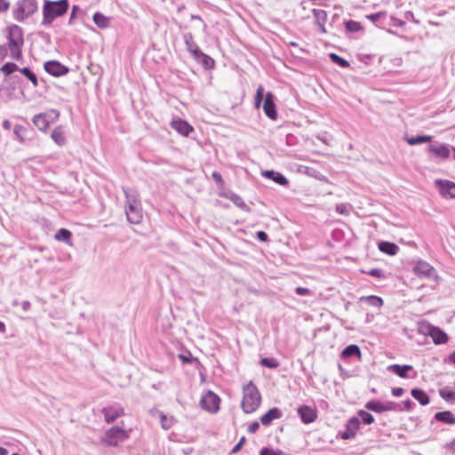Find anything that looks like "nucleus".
I'll use <instances>...</instances> for the list:
<instances>
[{
	"instance_id": "nucleus-5",
	"label": "nucleus",
	"mask_w": 455,
	"mask_h": 455,
	"mask_svg": "<svg viewBox=\"0 0 455 455\" xmlns=\"http://www.w3.org/2000/svg\"><path fill=\"white\" fill-rule=\"evenodd\" d=\"M261 104L265 115L271 120H276L278 114L275 103V96L270 92L264 94V88L262 85H259L256 91L254 107L259 108Z\"/></svg>"
},
{
	"instance_id": "nucleus-28",
	"label": "nucleus",
	"mask_w": 455,
	"mask_h": 455,
	"mask_svg": "<svg viewBox=\"0 0 455 455\" xmlns=\"http://www.w3.org/2000/svg\"><path fill=\"white\" fill-rule=\"evenodd\" d=\"M71 236L72 233L67 228L59 229L54 235L57 241L64 242L69 245H71Z\"/></svg>"
},
{
	"instance_id": "nucleus-16",
	"label": "nucleus",
	"mask_w": 455,
	"mask_h": 455,
	"mask_svg": "<svg viewBox=\"0 0 455 455\" xmlns=\"http://www.w3.org/2000/svg\"><path fill=\"white\" fill-rule=\"evenodd\" d=\"M172 127L183 136H188L193 127L185 120L178 119L172 123Z\"/></svg>"
},
{
	"instance_id": "nucleus-64",
	"label": "nucleus",
	"mask_w": 455,
	"mask_h": 455,
	"mask_svg": "<svg viewBox=\"0 0 455 455\" xmlns=\"http://www.w3.org/2000/svg\"><path fill=\"white\" fill-rule=\"evenodd\" d=\"M450 361L455 364V351L450 355Z\"/></svg>"
},
{
	"instance_id": "nucleus-33",
	"label": "nucleus",
	"mask_w": 455,
	"mask_h": 455,
	"mask_svg": "<svg viewBox=\"0 0 455 455\" xmlns=\"http://www.w3.org/2000/svg\"><path fill=\"white\" fill-rule=\"evenodd\" d=\"M406 141L409 145L414 146L418 144H423L431 140V136L428 135H417L412 137H407Z\"/></svg>"
},
{
	"instance_id": "nucleus-11",
	"label": "nucleus",
	"mask_w": 455,
	"mask_h": 455,
	"mask_svg": "<svg viewBox=\"0 0 455 455\" xmlns=\"http://www.w3.org/2000/svg\"><path fill=\"white\" fill-rule=\"evenodd\" d=\"M298 414L304 424H310L317 418V411L308 405H301L297 410Z\"/></svg>"
},
{
	"instance_id": "nucleus-55",
	"label": "nucleus",
	"mask_w": 455,
	"mask_h": 455,
	"mask_svg": "<svg viewBox=\"0 0 455 455\" xmlns=\"http://www.w3.org/2000/svg\"><path fill=\"white\" fill-rule=\"evenodd\" d=\"M401 404H402L403 411H411L412 406L414 405V403L410 399L403 402Z\"/></svg>"
},
{
	"instance_id": "nucleus-23",
	"label": "nucleus",
	"mask_w": 455,
	"mask_h": 455,
	"mask_svg": "<svg viewBox=\"0 0 455 455\" xmlns=\"http://www.w3.org/2000/svg\"><path fill=\"white\" fill-rule=\"evenodd\" d=\"M353 356H355L358 359H361L362 356L360 347L355 344L347 346L341 352V357L344 359Z\"/></svg>"
},
{
	"instance_id": "nucleus-45",
	"label": "nucleus",
	"mask_w": 455,
	"mask_h": 455,
	"mask_svg": "<svg viewBox=\"0 0 455 455\" xmlns=\"http://www.w3.org/2000/svg\"><path fill=\"white\" fill-rule=\"evenodd\" d=\"M363 273H365L371 276H373V277H376V278H379V279H381V278H384L385 277V275L383 273V271L379 268H371L368 271H365V270H361Z\"/></svg>"
},
{
	"instance_id": "nucleus-34",
	"label": "nucleus",
	"mask_w": 455,
	"mask_h": 455,
	"mask_svg": "<svg viewBox=\"0 0 455 455\" xmlns=\"http://www.w3.org/2000/svg\"><path fill=\"white\" fill-rule=\"evenodd\" d=\"M33 124L41 131H46L49 126L45 116L42 113L37 114L33 117Z\"/></svg>"
},
{
	"instance_id": "nucleus-58",
	"label": "nucleus",
	"mask_w": 455,
	"mask_h": 455,
	"mask_svg": "<svg viewBox=\"0 0 455 455\" xmlns=\"http://www.w3.org/2000/svg\"><path fill=\"white\" fill-rule=\"evenodd\" d=\"M212 179L214 180V181L217 184H222L223 183V179H222V176H221V174L220 172H213L212 174Z\"/></svg>"
},
{
	"instance_id": "nucleus-37",
	"label": "nucleus",
	"mask_w": 455,
	"mask_h": 455,
	"mask_svg": "<svg viewBox=\"0 0 455 455\" xmlns=\"http://www.w3.org/2000/svg\"><path fill=\"white\" fill-rule=\"evenodd\" d=\"M330 60L336 65L341 67V68H348L350 66L349 62L338 55L337 53L331 52L329 54Z\"/></svg>"
},
{
	"instance_id": "nucleus-48",
	"label": "nucleus",
	"mask_w": 455,
	"mask_h": 455,
	"mask_svg": "<svg viewBox=\"0 0 455 455\" xmlns=\"http://www.w3.org/2000/svg\"><path fill=\"white\" fill-rule=\"evenodd\" d=\"M386 14L384 12H376V13H371L370 15L367 16V19H369L370 20H371L373 23H377L381 18L385 17Z\"/></svg>"
},
{
	"instance_id": "nucleus-4",
	"label": "nucleus",
	"mask_w": 455,
	"mask_h": 455,
	"mask_svg": "<svg viewBox=\"0 0 455 455\" xmlns=\"http://www.w3.org/2000/svg\"><path fill=\"white\" fill-rule=\"evenodd\" d=\"M260 403L261 395L258 387L251 380L243 387L242 410L246 414L252 413L259 407Z\"/></svg>"
},
{
	"instance_id": "nucleus-21",
	"label": "nucleus",
	"mask_w": 455,
	"mask_h": 455,
	"mask_svg": "<svg viewBox=\"0 0 455 455\" xmlns=\"http://www.w3.org/2000/svg\"><path fill=\"white\" fill-rule=\"evenodd\" d=\"M379 250L390 256L397 254L399 247L395 243L387 241L379 242L378 244Z\"/></svg>"
},
{
	"instance_id": "nucleus-2",
	"label": "nucleus",
	"mask_w": 455,
	"mask_h": 455,
	"mask_svg": "<svg viewBox=\"0 0 455 455\" xmlns=\"http://www.w3.org/2000/svg\"><path fill=\"white\" fill-rule=\"evenodd\" d=\"M126 203L125 213L127 220L132 224H139L142 220V211L139 195L136 191L129 188H123Z\"/></svg>"
},
{
	"instance_id": "nucleus-43",
	"label": "nucleus",
	"mask_w": 455,
	"mask_h": 455,
	"mask_svg": "<svg viewBox=\"0 0 455 455\" xmlns=\"http://www.w3.org/2000/svg\"><path fill=\"white\" fill-rule=\"evenodd\" d=\"M385 411H403V409L402 404L397 403L395 402L387 401L384 403Z\"/></svg>"
},
{
	"instance_id": "nucleus-10",
	"label": "nucleus",
	"mask_w": 455,
	"mask_h": 455,
	"mask_svg": "<svg viewBox=\"0 0 455 455\" xmlns=\"http://www.w3.org/2000/svg\"><path fill=\"white\" fill-rule=\"evenodd\" d=\"M44 67V70L53 76L58 77L68 73V68L57 60L46 61Z\"/></svg>"
},
{
	"instance_id": "nucleus-1",
	"label": "nucleus",
	"mask_w": 455,
	"mask_h": 455,
	"mask_svg": "<svg viewBox=\"0 0 455 455\" xmlns=\"http://www.w3.org/2000/svg\"><path fill=\"white\" fill-rule=\"evenodd\" d=\"M5 31L10 56L15 60H20L22 58V46L24 44L23 29L20 26L12 24L8 26Z\"/></svg>"
},
{
	"instance_id": "nucleus-26",
	"label": "nucleus",
	"mask_w": 455,
	"mask_h": 455,
	"mask_svg": "<svg viewBox=\"0 0 455 455\" xmlns=\"http://www.w3.org/2000/svg\"><path fill=\"white\" fill-rule=\"evenodd\" d=\"M312 12L315 19V22L320 28V31L322 33H324L326 31L324 28V23L327 20V12L324 10L321 9H313Z\"/></svg>"
},
{
	"instance_id": "nucleus-7",
	"label": "nucleus",
	"mask_w": 455,
	"mask_h": 455,
	"mask_svg": "<svg viewBox=\"0 0 455 455\" xmlns=\"http://www.w3.org/2000/svg\"><path fill=\"white\" fill-rule=\"evenodd\" d=\"M127 432L119 427H112L106 431L101 441L108 446L116 447L119 443L125 441L128 438Z\"/></svg>"
},
{
	"instance_id": "nucleus-54",
	"label": "nucleus",
	"mask_w": 455,
	"mask_h": 455,
	"mask_svg": "<svg viewBox=\"0 0 455 455\" xmlns=\"http://www.w3.org/2000/svg\"><path fill=\"white\" fill-rule=\"evenodd\" d=\"M256 237L260 242H267V241H268V235H267V234L265 231H258L256 233Z\"/></svg>"
},
{
	"instance_id": "nucleus-13",
	"label": "nucleus",
	"mask_w": 455,
	"mask_h": 455,
	"mask_svg": "<svg viewBox=\"0 0 455 455\" xmlns=\"http://www.w3.org/2000/svg\"><path fill=\"white\" fill-rule=\"evenodd\" d=\"M436 184L439 187L442 196L450 198H455V183L449 180H437Z\"/></svg>"
},
{
	"instance_id": "nucleus-47",
	"label": "nucleus",
	"mask_w": 455,
	"mask_h": 455,
	"mask_svg": "<svg viewBox=\"0 0 455 455\" xmlns=\"http://www.w3.org/2000/svg\"><path fill=\"white\" fill-rule=\"evenodd\" d=\"M434 325H431L429 323H423L419 326V332H421L424 335L430 336V333H432L431 328H434Z\"/></svg>"
},
{
	"instance_id": "nucleus-62",
	"label": "nucleus",
	"mask_w": 455,
	"mask_h": 455,
	"mask_svg": "<svg viewBox=\"0 0 455 455\" xmlns=\"http://www.w3.org/2000/svg\"><path fill=\"white\" fill-rule=\"evenodd\" d=\"M179 358L183 362V363H191L192 362V358L191 357H188L184 355H179Z\"/></svg>"
},
{
	"instance_id": "nucleus-36",
	"label": "nucleus",
	"mask_w": 455,
	"mask_h": 455,
	"mask_svg": "<svg viewBox=\"0 0 455 455\" xmlns=\"http://www.w3.org/2000/svg\"><path fill=\"white\" fill-rule=\"evenodd\" d=\"M19 71L26 76L35 87L38 85V80L36 75L29 68H20Z\"/></svg>"
},
{
	"instance_id": "nucleus-49",
	"label": "nucleus",
	"mask_w": 455,
	"mask_h": 455,
	"mask_svg": "<svg viewBox=\"0 0 455 455\" xmlns=\"http://www.w3.org/2000/svg\"><path fill=\"white\" fill-rule=\"evenodd\" d=\"M244 443H245V437L242 436L240 438L239 442L231 450L230 454H235V453H237L238 451H240Z\"/></svg>"
},
{
	"instance_id": "nucleus-30",
	"label": "nucleus",
	"mask_w": 455,
	"mask_h": 455,
	"mask_svg": "<svg viewBox=\"0 0 455 455\" xmlns=\"http://www.w3.org/2000/svg\"><path fill=\"white\" fill-rule=\"evenodd\" d=\"M52 139L59 146H63L66 143V138L63 130L60 126L56 127L52 132Z\"/></svg>"
},
{
	"instance_id": "nucleus-40",
	"label": "nucleus",
	"mask_w": 455,
	"mask_h": 455,
	"mask_svg": "<svg viewBox=\"0 0 455 455\" xmlns=\"http://www.w3.org/2000/svg\"><path fill=\"white\" fill-rule=\"evenodd\" d=\"M259 363L260 365L269 369H275L279 366V363L277 362V360L272 357L261 358Z\"/></svg>"
},
{
	"instance_id": "nucleus-15",
	"label": "nucleus",
	"mask_w": 455,
	"mask_h": 455,
	"mask_svg": "<svg viewBox=\"0 0 455 455\" xmlns=\"http://www.w3.org/2000/svg\"><path fill=\"white\" fill-rule=\"evenodd\" d=\"M282 416L283 412L280 409L276 407L271 408L260 417V422L263 426H269L273 420L281 419Z\"/></svg>"
},
{
	"instance_id": "nucleus-60",
	"label": "nucleus",
	"mask_w": 455,
	"mask_h": 455,
	"mask_svg": "<svg viewBox=\"0 0 455 455\" xmlns=\"http://www.w3.org/2000/svg\"><path fill=\"white\" fill-rule=\"evenodd\" d=\"M336 211L339 212V213H347V206L345 204H338L337 207H336Z\"/></svg>"
},
{
	"instance_id": "nucleus-56",
	"label": "nucleus",
	"mask_w": 455,
	"mask_h": 455,
	"mask_svg": "<svg viewBox=\"0 0 455 455\" xmlns=\"http://www.w3.org/2000/svg\"><path fill=\"white\" fill-rule=\"evenodd\" d=\"M8 46L5 44L0 45V62L7 56Z\"/></svg>"
},
{
	"instance_id": "nucleus-57",
	"label": "nucleus",
	"mask_w": 455,
	"mask_h": 455,
	"mask_svg": "<svg viewBox=\"0 0 455 455\" xmlns=\"http://www.w3.org/2000/svg\"><path fill=\"white\" fill-rule=\"evenodd\" d=\"M80 11L81 10H80V8L77 5H73L72 11H71V13H70V17H69V20H68V23L69 24L73 23V20L75 19L76 12H80Z\"/></svg>"
},
{
	"instance_id": "nucleus-53",
	"label": "nucleus",
	"mask_w": 455,
	"mask_h": 455,
	"mask_svg": "<svg viewBox=\"0 0 455 455\" xmlns=\"http://www.w3.org/2000/svg\"><path fill=\"white\" fill-rule=\"evenodd\" d=\"M10 8V2L8 0H0V12H5Z\"/></svg>"
},
{
	"instance_id": "nucleus-6",
	"label": "nucleus",
	"mask_w": 455,
	"mask_h": 455,
	"mask_svg": "<svg viewBox=\"0 0 455 455\" xmlns=\"http://www.w3.org/2000/svg\"><path fill=\"white\" fill-rule=\"evenodd\" d=\"M36 11L37 2L36 0H18L12 14L14 20L22 22Z\"/></svg>"
},
{
	"instance_id": "nucleus-20",
	"label": "nucleus",
	"mask_w": 455,
	"mask_h": 455,
	"mask_svg": "<svg viewBox=\"0 0 455 455\" xmlns=\"http://www.w3.org/2000/svg\"><path fill=\"white\" fill-rule=\"evenodd\" d=\"M432 333H430V337L432 338L433 341L436 345L445 344L449 338L448 335L441 330L439 327L435 326L434 328H431Z\"/></svg>"
},
{
	"instance_id": "nucleus-44",
	"label": "nucleus",
	"mask_w": 455,
	"mask_h": 455,
	"mask_svg": "<svg viewBox=\"0 0 455 455\" xmlns=\"http://www.w3.org/2000/svg\"><path fill=\"white\" fill-rule=\"evenodd\" d=\"M161 426L164 429L168 430L173 425V419L167 417L164 413L160 416Z\"/></svg>"
},
{
	"instance_id": "nucleus-9",
	"label": "nucleus",
	"mask_w": 455,
	"mask_h": 455,
	"mask_svg": "<svg viewBox=\"0 0 455 455\" xmlns=\"http://www.w3.org/2000/svg\"><path fill=\"white\" fill-rule=\"evenodd\" d=\"M124 408L119 403H115L102 409V414L107 423L114 422L116 419L124 415Z\"/></svg>"
},
{
	"instance_id": "nucleus-24",
	"label": "nucleus",
	"mask_w": 455,
	"mask_h": 455,
	"mask_svg": "<svg viewBox=\"0 0 455 455\" xmlns=\"http://www.w3.org/2000/svg\"><path fill=\"white\" fill-rule=\"evenodd\" d=\"M434 419L437 421L454 425L455 424V416L450 411H438L435 414Z\"/></svg>"
},
{
	"instance_id": "nucleus-59",
	"label": "nucleus",
	"mask_w": 455,
	"mask_h": 455,
	"mask_svg": "<svg viewBox=\"0 0 455 455\" xmlns=\"http://www.w3.org/2000/svg\"><path fill=\"white\" fill-rule=\"evenodd\" d=\"M391 392L394 396L399 397L403 395L404 389L403 387H394Z\"/></svg>"
},
{
	"instance_id": "nucleus-41",
	"label": "nucleus",
	"mask_w": 455,
	"mask_h": 455,
	"mask_svg": "<svg viewBox=\"0 0 455 455\" xmlns=\"http://www.w3.org/2000/svg\"><path fill=\"white\" fill-rule=\"evenodd\" d=\"M345 28L349 32H358L363 28L359 22L352 20L345 22Z\"/></svg>"
},
{
	"instance_id": "nucleus-39",
	"label": "nucleus",
	"mask_w": 455,
	"mask_h": 455,
	"mask_svg": "<svg viewBox=\"0 0 455 455\" xmlns=\"http://www.w3.org/2000/svg\"><path fill=\"white\" fill-rule=\"evenodd\" d=\"M358 419L360 422L363 421L365 425H370L374 421V417L370 412L363 410L358 411Z\"/></svg>"
},
{
	"instance_id": "nucleus-8",
	"label": "nucleus",
	"mask_w": 455,
	"mask_h": 455,
	"mask_svg": "<svg viewBox=\"0 0 455 455\" xmlns=\"http://www.w3.org/2000/svg\"><path fill=\"white\" fill-rule=\"evenodd\" d=\"M220 397L212 391H208L200 400L202 408L212 413L217 412L220 408Z\"/></svg>"
},
{
	"instance_id": "nucleus-31",
	"label": "nucleus",
	"mask_w": 455,
	"mask_h": 455,
	"mask_svg": "<svg viewBox=\"0 0 455 455\" xmlns=\"http://www.w3.org/2000/svg\"><path fill=\"white\" fill-rule=\"evenodd\" d=\"M361 301L366 302L368 305L379 308L383 305V299L375 295L364 296L360 299Z\"/></svg>"
},
{
	"instance_id": "nucleus-17",
	"label": "nucleus",
	"mask_w": 455,
	"mask_h": 455,
	"mask_svg": "<svg viewBox=\"0 0 455 455\" xmlns=\"http://www.w3.org/2000/svg\"><path fill=\"white\" fill-rule=\"evenodd\" d=\"M413 368L411 365L404 364H391L388 366V371L397 375L400 378L406 379L409 378L408 371H412Z\"/></svg>"
},
{
	"instance_id": "nucleus-63",
	"label": "nucleus",
	"mask_w": 455,
	"mask_h": 455,
	"mask_svg": "<svg viewBox=\"0 0 455 455\" xmlns=\"http://www.w3.org/2000/svg\"><path fill=\"white\" fill-rule=\"evenodd\" d=\"M12 127V123L9 120H4L3 128L5 130H10Z\"/></svg>"
},
{
	"instance_id": "nucleus-35",
	"label": "nucleus",
	"mask_w": 455,
	"mask_h": 455,
	"mask_svg": "<svg viewBox=\"0 0 455 455\" xmlns=\"http://www.w3.org/2000/svg\"><path fill=\"white\" fill-rule=\"evenodd\" d=\"M94 23L100 28H106L109 26V19L101 12H95L93 15Z\"/></svg>"
},
{
	"instance_id": "nucleus-38",
	"label": "nucleus",
	"mask_w": 455,
	"mask_h": 455,
	"mask_svg": "<svg viewBox=\"0 0 455 455\" xmlns=\"http://www.w3.org/2000/svg\"><path fill=\"white\" fill-rule=\"evenodd\" d=\"M20 68L13 62H7L0 68V71L4 74V76H11L13 72L19 71Z\"/></svg>"
},
{
	"instance_id": "nucleus-22",
	"label": "nucleus",
	"mask_w": 455,
	"mask_h": 455,
	"mask_svg": "<svg viewBox=\"0 0 455 455\" xmlns=\"http://www.w3.org/2000/svg\"><path fill=\"white\" fill-rule=\"evenodd\" d=\"M415 273L419 276H431L435 271L434 267L425 261H419L415 266Z\"/></svg>"
},
{
	"instance_id": "nucleus-19",
	"label": "nucleus",
	"mask_w": 455,
	"mask_h": 455,
	"mask_svg": "<svg viewBox=\"0 0 455 455\" xmlns=\"http://www.w3.org/2000/svg\"><path fill=\"white\" fill-rule=\"evenodd\" d=\"M196 61L199 62L205 69H212L214 68L215 61L209 55L205 54L202 51L198 54L193 57Z\"/></svg>"
},
{
	"instance_id": "nucleus-46",
	"label": "nucleus",
	"mask_w": 455,
	"mask_h": 455,
	"mask_svg": "<svg viewBox=\"0 0 455 455\" xmlns=\"http://www.w3.org/2000/svg\"><path fill=\"white\" fill-rule=\"evenodd\" d=\"M26 132V129L20 125V124H16L13 128V132L14 134L17 136V138L22 141L24 140V133Z\"/></svg>"
},
{
	"instance_id": "nucleus-42",
	"label": "nucleus",
	"mask_w": 455,
	"mask_h": 455,
	"mask_svg": "<svg viewBox=\"0 0 455 455\" xmlns=\"http://www.w3.org/2000/svg\"><path fill=\"white\" fill-rule=\"evenodd\" d=\"M42 114L45 116L49 124L55 122L60 116V112L56 109H50L49 111Z\"/></svg>"
},
{
	"instance_id": "nucleus-27",
	"label": "nucleus",
	"mask_w": 455,
	"mask_h": 455,
	"mask_svg": "<svg viewBox=\"0 0 455 455\" xmlns=\"http://www.w3.org/2000/svg\"><path fill=\"white\" fill-rule=\"evenodd\" d=\"M429 150L438 157L447 158L450 156V149L446 145L429 146Z\"/></svg>"
},
{
	"instance_id": "nucleus-52",
	"label": "nucleus",
	"mask_w": 455,
	"mask_h": 455,
	"mask_svg": "<svg viewBox=\"0 0 455 455\" xmlns=\"http://www.w3.org/2000/svg\"><path fill=\"white\" fill-rule=\"evenodd\" d=\"M259 428V424L258 421H253L248 426V432L253 434L258 431Z\"/></svg>"
},
{
	"instance_id": "nucleus-50",
	"label": "nucleus",
	"mask_w": 455,
	"mask_h": 455,
	"mask_svg": "<svg viewBox=\"0 0 455 455\" xmlns=\"http://www.w3.org/2000/svg\"><path fill=\"white\" fill-rule=\"evenodd\" d=\"M234 202L240 209L246 212L251 211L250 207L240 197L237 196L236 199L234 200Z\"/></svg>"
},
{
	"instance_id": "nucleus-18",
	"label": "nucleus",
	"mask_w": 455,
	"mask_h": 455,
	"mask_svg": "<svg viewBox=\"0 0 455 455\" xmlns=\"http://www.w3.org/2000/svg\"><path fill=\"white\" fill-rule=\"evenodd\" d=\"M183 39L187 47L188 52L194 57L198 54L201 51L196 43L194 41L193 35L190 32L185 33L183 35Z\"/></svg>"
},
{
	"instance_id": "nucleus-12",
	"label": "nucleus",
	"mask_w": 455,
	"mask_h": 455,
	"mask_svg": "<svg viewBox=\"0 0 455 455\" xmlns=\"http://www.w3.org/2000/svg\"><path fill=\"white\" fill-rule=\"evenodd\" d=\"M360 419L356 417L351 418L347 425L344 431L340 432V436L344 440L352 439L355 436L357 430L360 427Z\"/></svg>"
},
{
	"instance_id": "nucleus-14",
	"label": "nucleus",
	"mask_w": 455,
	"mask_h": 455,
	"mask_svg": "<svg viewBox=\"0 0 455 455\" xmlns=\"http://www.w3.org/2000/svg\"><path fill=\"white\" fill-rule=\"evenodd\" d=\"M262 176L273 180L274 182H275L278 185L284 186V187L289 185L288 179L284 175H283L281 172H275L274 170L263 171Z\"/></svg>"
},
{
	"instance_id": "nucleus-32",
	"label": "nucleus",
	"mask_w": 455,
	"mask_h": 455,
	"mask_svg": "<svg viewBox=\"0 0 455 455\" xmlns=\"http://www.w3.org/2000/svg\"><path fill=\"white\" fill-rule=\"evenodd\" d=\"M364 407L371 411L381 413L385 411L384 403L377 400H371L367 402Z\"/></svg>"
},
{
	"instance_id": "nucleus-3",
	"label": "nucleus",
	"mask_w": 455,
	"mask_h": 455,
	"mask_svg": "<svg viewBox=\"0 0 455 455\" xmlns=\"http://www.w3.org/2000/svg\"><path fill=\"white\" fill-rule=\"evenodd\" d=\"M68 6L69 4L68 0L44 1L42 25L50 26L55 19L67 12Z\"/></svg>"
},
{
	"instance_id": "nucleus-29",
	"label": "nucleus",
	"mask_w": 455,
	"mask_h": 455,
	"mask_svg": "<svg viewBox=\"0 0 455 455\" xmlns=\"http://www.w3.org/2000/svg\"><path fill=\"white\" fill-rule=\"evenodd\" d=\"M440 396L451 403H455V391L450 387H444L439 389Z\"/></svg>"
},
{
	"instance_id": "nucleus-51",
	"label": "nucleus",
	"mask_w": 455,
	"mask_h": 455,
	"mask_svg": "<svg viewBox=\"0 0 455 455\" xmlns=\"http://www.w3.org/2000/svg\"><path fill=\"white\" fill-rule=\"evenodd\" d=\"M295 292L299 296H307L310 293V291L305 287H297Z\"/></svg>"
},
{
	"instance_id": "nucleus-25",
	"label": "nucleus",
	"mask_w": 455,
	"mask_h": 455,
	"mask_svg": "<svg viewBox=\"0 0 455 455\" xmlns=\"http://www.w3.org/2000/svg\"><path fill=\"white\" fill-rule=\"evenodd\" d=\"M411 396L417 400L421 405H427L430 402L428 395L420 388L415 387L411 391Z\"/></svg>"
},
{
	"instance_id": "nucleus-61",
	"label": "nucleus",
	"mask_w": 455,
	"mask_h": 455,
	"mask_svg": "<svg viewBox=\"0 0 455 455\" xmlns=\"http://www.w3.org/2000/svg\"><path fill=\"white\" fill-rule=\"evenodd\" d=\"M21 307H22V309H23L24 311H28V310H29V309H30L31 304H30V302H29V301H28V300H24V301H22V303H21Z\"/></svg>"
}]
</instances>
